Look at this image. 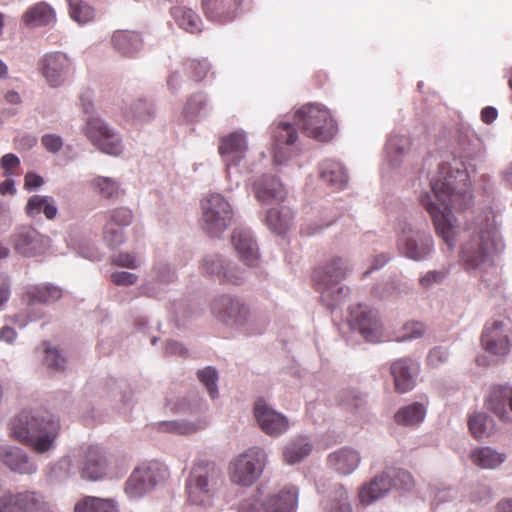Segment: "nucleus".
Returning <instances> with one entry per match:
<instances>
[{
	"instance_id": "25",
	"label": "nucleus",
	"mask_w": 512,
	"mask_h": 512,
	"mask_svg": "<svg viewBox=\"0 0 512 512\" xmlns=\"http://www.w3.org/2000/svg\"><path fill=\"white\" fill-rule=\"evenodd\" d=\"M485 407L496 416H504L508 410L512 412V386L495 385L491 387L485 400Z\"/></svg>"
},
{
	"instance_id": "36",
	"label": "nucleus",
	"mask_w": 512,
	"mask_h": 512,
	"mask_svg": "<svg viewBox=\"0 0 512 512\" xmlns=\"http://www.w3.org/2000/svg\"><path fill=\"white\" fill-rule=\"evenodd\" d=\"M470 459L474 465L481 469H496L506 460V455L487 446L473 449L470 453Z\"/></svg>"
},
{
	"instance_id": "55",
	"label": "nucleus",
	"mask_w": 512,
	"mask_h": 512,
	"mask_svg": "<svg viewBox=\"0 0 512 512\" xmlns=\"http://www.w3.org/2000/svg\"><path fill=\"white\" fill-rule=\"evenodd\" d=\"M409 139L405 136H392L386 145L387 154L390 157H396L402 155L409 147Z\"/></svg>"
},
{
	"instance_id": "37",
	"label": "nucleus",
	"mask_w": 512,
	"mask_h": 512,
	"mask_svg": "<svg viewBox=\"0 0 512 512\" xmlns=\"http://www.w3.org/2000/svg\"><path fill=\"white\" fill-rule=\"evenodd\" d=\"M312 450L313 445L307 437L295 438L283 450L284 461L290 465L299 463L308 457Z\"/></svg>"
},
{
	"instance_id": "28",
	"label": "nucleus",
	"mask_w": 512,
	"mask_h": 512,
	"mask_svg": "<svg viewBox=\"0 0 512 512\" xmlns=\"http://www.w3.org/2000/svg\"><path fill=\"white\" fill-rule=\"evenodd\" d=\"M201 273L204 275H215L221 282L239 285L243 277L232 268H225L222 259L218 256L205 257L200 266Z\"/></svg>"
},
{
	"instance_id": "51",
	"label": "nucleus",
	"mask_w": 512,
	"mask_h": 512,
	"mask_svg": "<svg viewBox=\"0 0 512 512\" xmlns=\"http://www.w3.org/2000/svg\"><path fill=\"white\" fill-rule=\"evenodd\" d=\"M104 217L106 223H113L114 226L123 229L129 226L133 220L132 211L124 207L109 210L104 214Z\"/></svg>"
},
{
	"instance_id": "53",
	"label": "nucleus",
	"mask_w": 512,
	"mask_h": 512,
	"mask_svg": "<svg viewBox=\"0 0 512 512\" xmlns=\"http://www.w3.org/2000/svg\"><path fill=\"white\" fill-rule=\"evenodd\" d=\"M45 358L44 363L53 371H62L65 368L66 360L65 358L56 350L52 349L48 342L43 343Z\"/></svg>"
},
{
	"instance_id": "43",
	"label": "nucleus",
	"mask_w": 512,
	"mask_h": 512,
	"mask_svg": "<svg viewBox=\"0 0 512 512\" xmlns=\"http://www.w3.org/2000/svg\"><path fill=\"white\" fill-rule=\"evenodd\" d=\"M258 427L271 437H278L285 433L290 423L288 418H255Z\"/></svg>"
},
{
	"instance_id": "6",
	"label": "nucleus",
	"mask_w": 512,
	"mask_h": 512,
	"mask_svg": "<svg viewBox=\"0 0 512 512\" xmlns=\"http://www.w3.org/2000/svg\"><path fill=\"white\" fill-rule=\"evenodd\" d=\"M165 465L151 461L136 467L125 483V493L130 499H139L168 477Z\"/></svg>"
},
{
	"instance_id": "42",
	"label": "nucleus",
	"mask_w": 512,
	"mask_h": 512,
	"mask_svg": "<svg viewBox=\"0 0 512 512\" xmlns=\"http://www.w3.org/2000/svg\"><path fill=\"white\" fill-rule=\"evenodd\" d=\"M155 110L151 102L139 98L135 100L125 112V116L132 121H149L154 117Z\"/></svg>"
},
{
	"instance_id": "33",
	"label": "nucleus",
	"mask_w": 512,
	"mask_h": 512,
	"mask_svg": "<svg viewBox=\"0 0 512 512\" xmlns=\"http://www.w3.org/2000/svg\"><path fill=\"white\" fill-rule=\"evenodd\" d=\"M28 306L35 304H50L62 297V290L52 284H42L30 287L25 293Z\"/></svg>"
},
{
	"instance_id": "13",
	"label": "nucleus",
	"mask_w": 512,
	"mask_h": 512,
	"mask_svg": "<svg viewBox=\"0 0 512 512\" xmlns=\"http://www.w3.org/2000/svg\"><path fill=\"white\" fill-rule=\"evenodd\" d=\"M10 241L18 254L28 257L43 254L50 246V239L29 225L18 227Z\"/></svg>"
},
{
	"instance_id": "46",
	"label": "nucleus",
	"mask_w": 512,
	"mask_h": 512,
	"mask_svg": "<svg viewBox=\"0 0 512 512\" xmlns=\"http://www.w3.org/2000/svg\"><path fill=\"white\" fill-rule=\"evenodd\" d=\"M384 473L387 475V480L391 482L392 488L410 490L414 486L412 475L404 469L391 468Z\"/></svg>"
},
{
	"instance_id": "10",
	"label": "nucleus",
	"mask_w": 512,
	"mask_h": 512,
	"mask_svg": "<svg viewBox=\"0 0 512 512\" xmlns=\"http://www.w3.org/2000/svg\"><path fill=\"white\" fill-rule=\"evenodd\" d=\"M481 346L491 355L507 356L512 349V328L503 321L487 323L482 331Z\"/></svg>"
},
{
	"instance_id": "24",
	"label": "nucleus",
	"mask_w": 512,
	"mask_h": 512,
	"mask_svg": "<svg viewBox=\"0 0 512 512\" xmlns=\"http://www.w3.org/2000/svg\"><path fill=\"white\" fill-rule=\"evenodd\" d=\"M417 365L410 358L398 359L391 364V374L394 378L395 389L400 393L412 390L415 386L414 376Z\"/></svg>"
},
{
	"instance_id": "12",
	"label": "nucleus",
	"mask_w": 512,
	"mask_h": 512,
	"mask_svg": "<svg viewBox=\"0 0 512 512\" xmlns=\"http://www.w3.org/2000/svg\"><path fill=\"white\" fill-rule=\"evenodd\" d=\"M351 325L366 341L378 343L385 340L383 325L376 311L366 305H357L351 310Z\"/></svg>"
},
{
	"instance_id": "7",
	"label": "nucleus",
	"mask_w": 512,
	"mask_h": 512,
	"mask_svg": "<svg viewBox=\"0 0 512 512\" xmlns=\"http://www.w3.org/2000/svg\"><path fill=\"white\" fill-rule=\"evenodd\" d=\"M266 463L267 453L263 448H248L231 463L232 482L244 487L251 486L262 475Z\"/></svg>"
},
{
	"instance_id": "41",
	"label": "nucleus",
	"mask_w": 512,
	"mask_h": 512,
	"mask_svg": "<svg viewBox=\"0 0 512 512\" xmlns=\"http://www.w3.org/2000/svg\"><path fill=\"white\" fill-rule=\"evenodd\" d=\"M317 490L323 495L322 506L325 510L330 509L331 504L335 506L348 499L347 492L340 483H318Z\"/></svg>"
},
{
	"instance_id": "58",
	"label": "nucleus",
	"mask_w": 512,
	"mask_h": 512,
	"mask_svg": "<svg viewBox=\"0 0 512 512\" xmlns=\"http://www.w3.org/2000/svg\"><path fill=\"white\" fill-rule=\"evenodd\" d=\"M112 263L119 267L137 269L139 261L134 253L122 252L114 255L111 259Z\"/></svg>"
},
{
	"instance_id": "60",
	"label": "nucleus",
	"mask_w": 512,
	"mask_h": 512,
	"mask_svg": "<svg viewBox=\"0 0 512 512\" xmlns=\"http://www.w3.org/2000/svg\"><path fill=\"white\" fill-rule=\"evenodd\" d=\"M449 358V352L447 349L442 347H435L433 348L428 356H427V363L432 368H437L441 364L447 362Z\"/></svg>"
},
{
	"instance_id": "63",
	"label": "nucleus",
	"mask_w": 512,
	"mask_h": 512,
	"mask_svg": "<svg viewBox=\"0 0 512 512\" xmlns=\"http://www.w3.org/2000/svg\"><path fill=\"white\" fill-rule=\"evenodd\" d=\"M41 142L47 151L52 153L58 152L63 146L62 138L54 134L44 135L41 139Z\"/></svg>"
},
{
	"instance_id": "11",
	"label": "nucleus",
	"mask_w": 512,
	"mask_h": 512,
	"mask_svg": "<svg viewBox=\"0 0 512 512\" xmlns=\"http://www.w3.org/2000/svg\"><path fill=\"white\" fill-rule=\"evenodd\" d=\"M349 272L346 260L336 257L322 266L317 267L313 272L315 288L322 295H333V289L344 280Z\"/></svg>"
},
{
	"instance_id": "40",
	"label": "nucleus",
	"mask_w": 512,
	"mask_h": 512,
	"mask_svg": "<svg viewBox=\"0 0 512 512\" xmlns=\"http://www.w3.org/2000/svg\"><path fill=\"white\" fill-rule=\"evenodd\" d=\"M22 19L26 25L43 26L55 20V13L48 4L40 2L29 8Z\"/></svg>"
},
{
	"instance_id": "32",
	"label": "nucleus",
	"mask_w": 512,
	"mask_h": 512,
	"mask_svg": "<svg viewBox=\"0 0 512 512\" xmlns=\"http://www.w3.org/2000/svg\"><path fill=\"white\" fill-rule=\"evenodd\" d=\"M114 48L123 56L132 57L142 48V38L137 32L119 30L112 36Z\"/></svg>"
},
{
	"instance_id": "27",
	"label": "nucleus",
	"mask_w": 512,
	"mask_h": 512,
	"mask_svg": "<svg viewBox=\"0 0 512 512\" xmlns=\"http://www.w3.org/2000/svg\"><path fill=\"white\" fill-rule=\"evenodd\" d=\"M247 145L245 136L241 133L234 132L223 137L219 145V153L225 159L227 165L236 164L244 157Z\"/></svg>"
},
{
	"instance_id": "64",
	"label": "nucleus",
	"mask_w": 512,
	"mask_h": 512,
	"mask_svg": "<svg viewBox=\"0 0 512 512\" xmlns=\"http://www.w3.org/2000/svg\"><path fill=\"white\" fill-rule=\"evenodd\" d=\"M19 165V158L12 153L4 155L0 161V166L4 170V174L6 176L11 174L12 170L16 169Z\"/></svg>"
},
{
	"instance_id": "39",
	"label": "nucleus",
	"mask_w": 512,
	"mask_h": 512,
	"mask_svg": "<svg viewBox=\"0 0 512 512\" xmlns=\"http://www.w3.org/2000/svg\"><path fill=\"white\" fill-rule=\"evenodd\" d=\"M293 214L290 208L281 207L280 209H270L267 212L266 224L271 231L281 235L289 230L292 224Z\"/></svg>"
},
{
	"instance_id": "5",
	"label": "nucleus",
	"mask_w": 512,
	"mask_h": 512,
	"mask_svg": "<svg viewBox=\"0 0 512 512\" xmlns=\"http://www.w3.org/2000/svg\"><path fill=\"white\" fill-rule=\"evenodd\" d=\"M294 124L308 137L324 142L331 140L337 131L330 112L315 104L302 106L294 115Z\"/></svg>"
},
{
	"instance_id": "9",
	"label": "nucleus",
	"mask_w": 512,
	"mask_h": 512,
	"mask_svg": "<svg viewBox=\"0 0 512 512\" xmlns=\"http://www.w3.org/2000/svg\"><path fill=\"white\" fill-rule=\"evenodd\" d=\"M212 312L223 324L241 327L251 318V311L241 299L230 295H221L212 304Z\"/></svg>"
},
{
	"instance_id": "31",
	"label": "nucleus",
	"mask_w": 512,
	"mask_h": 512,
	"mask_svg": "<svg viewBox=\"0 0 512 512\" xmlns=\"http://www.w3.org/2000/svg\"><path fill=\"white\" fill-rule=\"evenodd\" d=\"M392 488L384 471L376 475L369 483L362 486L359 491L361 503L369 505L385 496Z\"/></svg>"
},
{
	"instance_id": "3",
	"label": "nucleus",
	"mask_w": 512,
	"mask_h": 512,
	"mask_svg": "<svg viewBox=\"0 0 512 512\" xmlns=\"http://www.w3.org/2000/svg\"><path fill=\"white\" fill-rule=\"evenodd\" d=\"M223 483V473L214 462L198 460L186 480L188 500L195 505H206Z\"/></svg>"
},
{
	"instance_id": "48",
	"label": "nucleus",
	"mask_w": 512,
	"mask_h": 512,
	"mask_svg": "<svg viewBox=\"0 0 512 512\" xmlns=\"http://www.w3.org/2000/svg\"><path fill=\"white\" fill-rule=\"evenodd\" d=\"M425 333V325L422 322L410 321L405 323L401 330L397 332L393 340L403 342L420 338Z\"/></svg>"
},
{
	"instance_id": "38",
	"label": "nucleus",
	"mask_w": 512,
	"mask_h": 512,
	"mask_svg": "<svg viewBox=\"0 0 512 512\" xmlns=\"http://www.w3.org/2000/svg\"><path fill=\"white\" fill-rule=\"evenodd\" d=\"M321 178L336 189H342L348 177L341 163L334 160H326L321 164Z\"/></svg>"
},
{
	"instance_id": "14",
	"label": "nucleus",
	"mask_w": 512,
	"mask_h": 512,
	"mask_svg": "<svg viewBox=\"0 0 512 512\" xmlns=\"http://www.w3.org/2000/svg\"><path fill=\"white\" fill-rule=\"evenodd\" d=\"M399 252L405 257L421 261L433 250V238L429 233L404 228L397 240Z\"/></svg>"
},
{
	"instance_id": "49",
	"label": "nucleus",
	"mask_w": 512,
	"mask_h": 512,
	"mask_svg": "<svg viewBox=\"0 0 512 512\" xmlns=\"http://www.w3.org/2000/svg\"><path fill=\"white\" fill-rule=\"evenodd\" d=\"M199 381L206 387L210 397L215 399L218 397V373L213 367H205L197 372Z\"/></svg>"
},
{
	"instance_id": "62",
	"label": "nucleus",
	"mask_w": 512,
	"mask_h": 512,
	"mask_svg": "<svg viewBox=\"0 0 512 512\" xmlns=\"http://www.w3.org/2000/svg\"><path fill=\"white\" fill-rule=\"evenodd\" d=\"M426 412L425 403L414 402L401 408L395 416H424Z\"/></svg>"
},
{
	"instance_id": "23",
	"label": "nucleus",
	"mask_w": 512,
	"mask_h": 512,
	"mask_svg": "<svg viewBox=\"0 0 512 512\" xmlns=\"http://www.w3.org/2000/svg\"><path fill=\"white\" fill-rule=\"evenodd\" d=\"M360 463V453L351 447L340 448L330 453L327 457L328 467L343 476L352 474L359 467Z\"/></svg>"
},
{
	"instance_id": "19",
	"label": "nucleus",
	"mask_w": 512,
	"mask_h": 512,
	"mask_svg": "<svg viewBox=\"0 0 512 512\" xmlns=\"http://www.w3.org/2000/svg\"><path fill=\"white\" fill-rule=\"evenodd\" d=\"M0 462L20 475H33L38 471L37 463L22 448L13 445H0Z\"/></svg>"
},
{
	"instance_id": "15",
	"label": "nucleus",
	"mask_w": 512,
	"mask_h": 512,
	"mask_svg": "<svg viewBox=\"0 0 512 512\" xmlns=\"http://www.w3.org/2000/svg\"><path fill=\"white\" fill-rule=\"evenodd\" d=\"M85 134L98 149L106 154L118 156L122 152L119 137L99 118L87 120Z\"/></svg>"
},
{
	"instance_id": "1",
	"label": "nucleus",
	"mask_w": 512,
	"mask_h": 512,
	"mask_svg": "<svg viewBox=\"0 0 512 512\" xmlns=\"http://www.w3.org/2000/svg\"><path fill=\"white\" fill-rule=\"evenodd\" d=\"M432 193L421 196V205L431 216L436 233L452 251L456 245V226L452 209H465L471 201L468 174L465 171H451L443 164L439 167V176L433 179Z\"/></svg>"
},
{
	"instance_id": "30",
	"label": "nucleus",
	"mask_w": 512,
	"mask_h": 512,
	"mask_svg": "<svg viewBox=\"0 0 512 512\" xmlns=\"http://www.w3.org/2000/svg\"><path fill=\"white\" fill-rule=\"evenodd\" d=\"M208 426L206 418H174L157 423V429L161 432L175 434H191Z\"/></svg>"
},
{
	"instance_id": "57",
	"label": "nucleus",
	"mask_w": 512,
	"mask_h": 512,
	"mask_svg": "<svg viewBox=\"0 0 512 512\" xmlns=\"http://www.w3.org/2000/svg\"><path fill=\"white\" fill-rule=\"evenodd\" d=\"M49 196L34 195L27 201L25 212L28 216L34 217L43 212Z\"/></svg>"
},
{
	"instance_id": "54",
	"label": "nucleus",
	"mask_w": 512,
	"mask_h": 512,
	"mask_svg": "<svg viewBox=\"0 0 512 512\" xmlns=\"http://www.w3.org/2000/svg\"><path fill=\"white\" fill-rule=\"evenodd\" d=\"M103 239L111 248H117L124 243L123 228L114 226L113 223H105L103 227Z\"/></svg>"
},
{
	"instance_id": "8",
	"label": "nucleus",
	"mask_w": 512,
	"mask_h": 512,
	"mask_svg": "<svg viewBox=\"0 0 512 512\" xmlns=\"http://www.w3.org/2000/svg\"><path fill=\"white\" fill-rule=\"evenodd\" d=\"M203 229L211 237L222 234L230 225L233 212L230 204L218 193L201 201Z\"/></svg>"
},
{
	"instance_id": "44",
	"label": "nucleus",
	"mask_w": 512,
	"mask_h": 512,
	"mask_svg": "<svg viewBox=\"0 0 512 512\" xmlns=\"http://www.w3.org/2000/svg\"><path fill=\"white\" fill-rule=\"evenodd\" d=\"M67 2L70 17L79 24H85L94 18L95 12L93 7L83 0H67Z\"/></svg>"
},
{
	"instance_id": "61",
	"label": "nucleus",
	"mask_w": 512,
	"mask_h": 512,
	"mask_svg": "<svg viewBox=\"0 0 512 512\" xmlns=\"http://www.w3.org/2000/svg\"><path fill=\"white\" fill-rule=\"evenodd\" d=\"M138 276L126 271H117L111 274V281L117 286H130L137 282Z\"/></svg>"
},
{
	"instance_id": "21",
	"label": "nucleus",
	"mask_w": 512,
	"mask_h": 512,
	"mask_svg": "<svg viewBox=\"0 0 512 512\" xmlns=\"http://www.w3.org/2000/svg\"><path fill=\"white\" fill-rule=\"evenodd\" d=\"M295 124L280 122L273 128V158L276 164H282L288 157L289 152L285 146L292 145L298 139Z\"/></svg>"
},
{
	"instance_id": "16",
	"label": "nucleus",
	"mask_w": 512,
	"mask_h": 512,
	"mask_svg": "<svg viewBox=\"0 0 512 512\" xmlns=\"http://www.w3.org/2000/svg\"><path fill=\"white\" fill-rule=\"evenodd\" d=\"M77 467L82 479L99 481L107 474L108 460L99 446L90 445L84 450Z\"/></svg>"
},
{
	"instance_id": "29",
	"label": "nucleus",
	"mask_w": 512,
	"mask_h": 512,
	"mask_svg": "<svg viewBox=\"0 0 512 512\" xmlns=\"http://www.w3.org/2000/svg\"><path fill=\"white\" fill-rule=\"evenodd\" d=\"M14 507L17 512H54L45 497L37 491H21L13 493Z\"/></svg>"
},
{
	"instance_id": "20",
	"label": "nucleus",
	"mask_w": 512,
	"mask_h": 512,
	"mask_svg": "<svg viewBox=\"0 0 512 512\" xmlns=\"http://www.w3.org/2000/svg\"><path fill=\"white\" fill-rule=\"evenodd\" d=\"M487 232L474 235L462 248L460 261L466 270H474L481 266L488 256Z\"/></svg>"
},
{
	"instance_id": "34",
	"label": "nucleus",
	"mask_w": 512,
	"mask_h": 512,
	"mask_svg": "<svg viewBox=\"0 0 512 512\" xmlns=\"http://www.w3.org/2000/svg\"><path fill=\"white\" fill-rule=\"evenodd\" d=\"M170 15L181 29L189 33L201 32L203 22L193 9L185 6H175L171 8Z\"/></svg>"
},
{
	"instance_id": "4",
	"label": "nucleus",
	"mask_w": 512,
	"mask_h": 512,
	"mask_svg": "<svg viewBox=\"0 0 512 512\" xmlns=\"http://www.w3.org/2000/svg\"><path fill=\"white\" fill-rule=\"evenodd\" d=\"M299 490L296 486H286L276 493L262 496L258 488L253 494L238 504L239 512H296Z\"/></svg>"
},
{
	"instance_id": "17",
	"label": "nucleus",
	"mask_w": 512,
	"mask_h": 512,
	"mask_svg": "<svg viewBox=\"0 0 512 512\" xmlns=\"http://www.w3.org/2000/svg\"><path fill=\"white\" fill-rule=\"evenodd\" d=\"M251 0H201V9L206 19L226 24L236 19L242 5Z\"/></svg>"
},
{
	"instance_id": "2",
	"label": "nucleus",
	"mask_w": 512,
	"mask_h": 512,
	"mask_svg": "<svg viewBox=\"0 0 512 512\" xmlns=\"http://www.w3.org/2000/svg\"><path fill=\"white\" fill-rule=\"evenodd\" d=\"M60 427L58 418H12L9 423L11 436L38 454L55 448Z\"/></svg>"
},
{
	"instance_id": "47",
	"label": "nucleus",
	"mask_w": 512,
	"mask_h": 512,
	"mask_svg": "<svg viewBox=\"0 0 512 512\" xmlns=\"http://www.w3.org/2000/svg\"><path fill=\"white\" fill-rule=\"evenodd\" d=\"M184 73L194 81H201L210 70V64L206 59H190L183 63Z\"/></svg>"
},
{
	"instance_id": "45",
	"label": "nucleus",
	"mask_w": 512,
	"mask_h": 512,
	"mask_svg": "<svg viewBox=\"0 0 512 512\" xmlns=\"http://www.w3.org/2000/svg\"><path fill=\"white\" fill-rule=\"evenodd\" d=\"M468 426L476 439L489 437L496 430L494 418H469Z\"/></svg>"
},
{
	"instance_id": "35",
	"label": "nucleus",
	"mask_w": 512,
	"mask_h": 512,
	"mask_svg": "<svg viewBox=\"0 0 512 512\" xmlns=\"http://www.w3.org/2000/svg\"><path fill=\"white\" fill-rule=\"evenodd\" d=\"M74 512H119V505L113 498L84 496L75 504Z\"/></svg>"
},
{
	"instance_id": "50",
	"label": "nucleus",
	"mask_w": 512,
	"mask_h": 512,
	"mask_svg": "<svg viewBox=\"0 0 512 512\" xmlns=\"http://www.w3.org/2000/svg\"><path fill=\"white\" fill-rule=\"evenodd\" d=\"M94 189L105 198L118 197L119 185L112 178L108 177H96L92 181Z\"/></svg>"
},
{
	"instance_id": "59",
	"label": "nucleus",
	"mask_w": 512,
	"mask_h": 512,
	"mask_svg": "<svg viewBox=\"0 0 512 512\" xmlns=\"http://www.w3.org/2000/svg\"><path fill=\"white\" fill-rule=\"evenodd\" d=\"M448 269L428 271L419 280L420 285L423 288H429L435 283H441L448 274Z\"/></svg>"
},
{
	"instance_id": "22",
	"label": "nucleus",
	"mask_w": 512,
	"mask_h": 512,
	"mask_svg": "<svg viewBox=\"0 0 512 512\" xmlns=\"http://www.w3.org/2000/svg\"><path fill=\"white\" fill-rule=\"evenodd\" d=\"M253 192L256 199L263 204L282 202L286 191L282 183L273 176H261L253 183Z\"/></svg>"
},
{
	"instance_id": "56",
	"label": "nucleus",
	"mask_w": 512,
	"mask_h": 512,
	"mask_svg": "<svg viewBox=\"0 0 512 512\" xmlns=\"http://www.w3.org/2000/svg\"><path fill=\"white\" fill-rule=\"evenodd\" d=\"M206 105V97L203 94L191 96L184 107L185 116L192 120Z\"/></svg>"
},
{
	"instance_id": "18",
	"label": "nucleus",
	"mask_w": 512,
	"mask_h": 512,
	"mask_svg": "<svg viewBox=\"0 0 512 512\" xmlns=\"http://www.w3.org/2000/svg\"><path fill=\"white\" fill-rule=\"evenodd\" d=\"M41 73L51 87H59L72 73L71 60L61 52L47 54L42 60Z\"/></svg>"
},
{
	"instance_id": "26",
	"label": "nucleus",
	"mask_w": 512,
	"mask_h": 512,
	"mask_svg": "<svg viewBox=\"0 0 512 512\" xmlns=\"http://www.w3.org/2000/svg\"><path fill=\"white\" fill-rule=\"evenodd\" d=\"M232 243L240 259L248 266H256L259 260L258 248L249 231L235 229Z\"/></svg>"
},
{
	"instance_id": "52",
	"label": "nucleus",
	"mask_w": 512,
	"mask_h": 512,
	"mask_svg": "<svg viewBox=\"0 0 512 512\" xmlns=\"http://www.w3.org/2000/svg\"><path fill=\"white\" fill-rule=\"evenodd\" d=\"M69 465L68 459H60L55 463H50L45 468V474L50 481H63L69 476Z\"/></svg>"
}]
</instances>
